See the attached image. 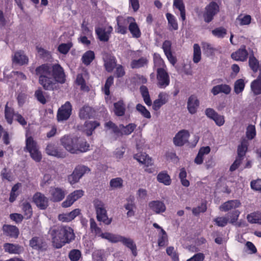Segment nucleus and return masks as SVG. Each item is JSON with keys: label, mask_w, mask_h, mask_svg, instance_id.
I'll use <instances>...</instances> for the list:
<instances>
[{"label": "nucleus", "mask_w": 261, "mask_h": 261, "mask_svg": "<svg viewBox=\"0 0 261 261\" xmlns=\"http://www.w3.org/2000/svg\"><path fill=\"white\" fill-rule=\"evenodd\" d=\"M212 34L217 38H222L226 35L227 31L225 28L219 27L213 30Z\"/></svg>", "instance_id": "69168bd1"}, {"label": "nucleus", "mask_w": 261, "mask_h": 261, "mask_svg": "<svg viewBox=\"0 0 261 261\" xmlns=\"http://www.w3.org/2000/svg\"><path fill=\"white\" fill-rule=\"evenodd\" d=\"M148 61L146 58L142 57L138 60H133L130 63L132 68H139L148 64Z\"/></svg>", "instance_id": "de8ad7c7"}, {"label": "nucleus", "mask_w": 261, "mask_h": 261, "mask_svg": "<svg viewBox=\"0 0 261 261\" xmlns=\"http://www.w3.org/2000/svg\"><path fill=\"white\" fill-rule=\"evenodd\" d=\"M247 220L250 223H257L261 225V213L256 212L248 214L247 216Z\"/></svg>", "instance_id": "c03bdc74"}, {"label": "nucleus", "mask_w": 261, "mask_h": 261, "mask_svg": "<svg viewBox=\"0 0 261 261\" xmlns=\"http://www.w3.org/2000/svg\"><path fill=\"white\" fill-rule=\"evenodd\" d=\"M42 240L38 237H34L30 241V245L34 249H39L42 247Z\"/></svg>", "instance_id": "0e129e2a"}, {"label": "nucleus", "mask_w": 261, "mask_h": 261, "mask_svg": "<svg viewBox=\"0 0 261 261\" xmlns=\"http://www.w3.org/2000/svg\"><path fill=\"white\" fill-rule=\"evenodd\" d=\"M153 61L154 66L158 68H166V65L163 60L161 58L159 54H154L153 56Z\"/></svg>", "instance_id": "bf43d9fd"}, {"label": "nucleus", "mask_w": 261, "mask_h": 261, "mask_svg": "<svg viewBox=\"0 0 261 261\" xmlns=\"http://www.w3.org/2000/svg\"><path fill=\"white\" fill-rule=\"evenodd\" d=\"M205 115L213 120L217 125L222 126L225 123L224 117L217 113L214 109L208 108L205 110Z\"/></svg>", "instance_id": "f3484780"}, {"label": "nucleus", "mask_w": 261, "mask_h": 261, "mask_svg": "<svg viewBox=\"0 0 261 261\" xmlns=\"http://www.w3.org/2000/svg\"><path fill=\"white\" fill-rule=\"evenodd\" d=\"M241 205V203L239 200H228L223 203L220 206V210L223 212H228L232 211H237L236 209L239 207Z\"/></svg>", "instance_id": "412c9836"}, {"label": "nucleus", "mask_w": 261, "mask_h": 261, "mask_svg": "<svg viewBox=\"0 0 261 261\" xmlns=\"http://www.w3.org/2000/svg\"><path fill=\"white\" fill-rule=\"evenodd\" d=\"M156 179L158 182L162 183L165 186H169L171 185L172 180L170 175L166 171H163L158 174Z\"/></svg>", "instance_id": "f704fd0d"}, {"label": "nucleus", "mask_w": 261, "mask_h": 261, "mask_svg": "<svg viewBox=\"0 0 261 261\" xmlns=\"http://www.w3.org/2000/svg\"><path fill=\"white\" fill-rule=\"evenodd\" d=\"M248 53L246 49V47L243 45L236 51L232 53L231 57L236 61H244L247 59Z\"/></svg>", "instance_id": "a878e982"}, {"label": "nucleus", "mask_w": 261, "mask_h": 261, "mask_svg": "<svg viewBox=\"0 0 261 261\" xmlns=\"http://www.w3.org/2000/svg\"><path fill=\"white\" fill-rule=\"evenodd\" d=\"M72 106L69 101H66L65 104L59 109L57 113V119L59 121L67 120L71 115Z\"/></svg>", "instance_id": "9b49d317"}, {"label": "nucleus", "mask_w": 261, "mask_h": 261, "mask_svg": "<svg viewBox=\"0 0 261 261\" xmlns=\"http://www.w3.org/2000/svg\"><path fill=\"white\" fill-rule=\"evenodd\" d=\"M26 149L30 153L31 157L36 162H39L42 159V154L39 150L37 143L32 137H28L26 139Z\"/></svg>", "instance_id": "39448f33"}, {"label": "nucleus", "mask_w": 261, "mask_h": 261, "mask_svg": "<svg viewBox=\"0 0 261 261\" xmlns=\"http://www.w3.org/2000/svg\"><path fill=\"white\" fill-rule=\"evenodd\" d=\"M166 15L168 22L169 29L170 30H177L178 27L175 17L169 13H167Z\"/></svg>", "instance_id": "49530a36"}, {"label": "nucleus", "mask_w": 261, "mask_h": 261, "mask_svg": "<svg viewBox=\"0 0 261 261\" xmlns=\"http://www.w3.org/2000/svg\"><path fill=\"white\" fill-rule=\"evenodd\" d=\"M5 118L7 120V121L8 123L11 124L13 121V118L15 116L14 112L13 109L8 107V103L6 105L5 110Z\"/></svg>", "instance_id": "5fc2aeb1"}, {"label": "nucleus", "mask_w": 261, "mask_h": 261, "mask_svg": "<svg viewBox=\"0 0 261 261\" xmlns=\"http://www.w3.org/2000/svg\"><path fill=\"white\" fill-rule=\"evenodd\" d=\"M84 191L82 190H76L70 193L62 203V206L64 208L71 206L76 201L83 196Z\"/></svg>", "instance_id": "1a4fd4ad"}, {"label": "nucleus", "mask_w": 261, "mask_h": 261, "mask_svg": "<svg viewBox=\"0 0 261 261\" xmlns=\"http://www.w3.org/2000/svg\"><path fill=\"white\" fill-rule=\"evenodd\" d=\"M211 151V148L209 146L202 147L200 148L198 153L195 159V163L198 165H200L203 163V156L208 154Z\"/></svg>", "instance_id": "473e14b6"}, {"label": "nucleus", "mask_w": 261, "mask_h": 261, "mask_svg": "<svg viewBox=\"0 0 261 261\" xmlns=\"http://www.w3.org/2000/svg\"><path fill=\"white\" fill-rule=\"evenodd\" d=\"M129 20H130V22L128 25V30L133 37L135 38L140 37L141 32L138 25L136 22L135 19L132 17H130Z\"/></svg>", "instance_id": "c85d7f7f"}, {"label": "nucleus", "mask_w": 261, "mask_h": 261, "mask_svg": "<svg viewBox=\"0 0 261 261\" xmlns=\"http://www.w3.org/2000/svg\"><path fill=\"white\" fill-rule=\"evenodd\" d=\"M60 141L66 150L71 153L84 152L89 150V144L82 138L64 136L61 139Z\"/></svg>", "instance_id": "7ed1b4c3"}, {"label": "nucleus", "mask_w": 261, "mask_h": 261, "mask_svg": "<svg viewBox=\"0 0 261 261\" xmlns=\"http://www.w3.org/2000/svg\"><path fill=\"white\" fill-rule=\"evenodd\" d=\"M87 75V72L85 71L83 73L78 74L76 79V83L78 85L81 86V89L82 90L88 91L89 90V87L86 84L84 76Z\"/></svg>", "instance_id": "37998d69"}, {"label": "nucleus", "mask_w": 261, "mask_h": 261, "mask_svg": "<svg viewBox=\"0 0 261 261\" xmlns=\"http://www.w3.org/2000/svg\"><path fill=\"white\" fill-rule=\"evenodd\" d=\"M3 231L4 235L14 239L17 238L19 233L18 228L15 226L11 225H4L3 227Z\"/></svg>", "instance_id": "b1692460"}, {"label": "nucleus", "mask_w": 261, "mask_h": 261, "mask_svg": "<svg viewBox=\"0 0 261 261\" xmlns=\"http://www.w3.org/2000/svg\"><path fill=\"white\" fill-rule=\"evenodd\" d=\"M22 210L27 218H29L32 215L33 211L30 203L28 201H24L21 205Z\"/></svg>", "instance_id": "4d7b16f0"}, {"label": "nucleus", "mask_w": 261, "mask_h": 261, "mask_svg": "<svg viewBox=\"0 0 261 261\" xmlns=\"http://www.w3.org/2000/svg\"><path fill=\"white\" fill-rule=\"evenodd\" d=\"M240 214L239 211H234L231 214L228 215L227 217H217L214 219L216 224L220 227H224L227 225L230 219V222L233 223L236 222Z\"/></svg>", "instance_id": "0eeeda50"}, {"label": "nucleus", "mask_w": 261, "mask_h": 261, "mask_svg": "<svg viewBox=\"0 0 261 261\" xmlns=\"http://www.w3.org/2000/svg\"><path fill=\"white\" fill-rule=\"evenodd\" d=\"M93 257L97 261H104L106 259V252L104 250H99L93 253Z\"/></svg>", "instance_id": "774afa93"}, {"label": "nucleus", "mask_w": 261, "mask_h": 261, "mask_svg": "<svg viewBox=\"0 0 261 261\" xmlns=\"http://www.w3.org/2000/svg\"><path fill=\"white\" fill-rule=\"evenodd\" d=\"M251 89L255 95L261 94V70L257 79L251 82Z\"/></svg>", "instance_id": "72a5a7b5"}, {"label": "nucleus", "mask_w": 261, "mask_h": 261, "mask_svg": "<svg viewBox=\"0 0 261 261\" xmlns=\"http://www.w3.org/2000/svg\"><path fill=\"white\" fill-rule=\"evenodd\" d=\"M251 19L250 15L241 14L237 18L236 22L240 25H249L251 23Z\"/></svg>", "instance_id": "a19ab883"}, {"label": "nucleus", "mask_w": 261, "mask_h": 261, "mask_svg": "<svg viewBox=\"0 0 261 261\" xmlns=\"http://www.w3.org/2000/svg\"><path fill=\"white\" fill-rule=\"evenodd\" d=\"M95 58L94 51L88 50L83 55L82 60L83 63L86 65H89Z\"/></svg>", "instance_id": "09e8293b"}, {"label": "nucleus", "mask_w": 261, "mask_h": 261, "mask_svg": "<svg viewBox=\"0 0 261 261\" xmlns=\"http://www.w3.org/2000/svg\"><path fill=\"white\" fill-rule=\"evenodd\" d=\"M104 66L106 70L111 72L116 66V60L114 56L107 55L104 58Z\"/></svg>", "instance_id": "c756f323"}, {"label": "nucleus", "mask_w": 261, "mask_h": 261, "mask_svg": "<svg viewBox=\"0 0 261 261\" xmlns=\"http://www.w3.org/2000/svg\"><path fill=\"white\" fill-rule=\"evenodd\" d=\"M114 112L116 115L118 116H123L125 112V105L123 100H119L118 102L114 104Z\"/></svg>", "instance_id": "4c0bfd02"}, {"label": "nucleus", "mask_w": 261, "mask_h": 261, "mask_svg": "<svg viewBox=\"0 0 261 261\" xmlns=\"http://www.w3.org/2000/svg\"><path fill=\"white\" fill-rule=\"evenodd\" d=\"M113 30L112 27L109 25L98 26L95 27V33L101 41L106 42L109 40Z\"/></svg>", "instance_id": "6e6552de"}, {"label": "nucleus", "mask_w": 261, "mask_h": 261, "mask_svg": "<svg viewBox=\"0 0 261 261\" xmlns=\"http://www.w3.org/2000/svg\"><path fill=\"white\" fill-rule=\"evenodd\" d=\"M219 7L215 2H211L205 8L203 13L204 20L206 22H211L214 16L219 12Z\"/></svg>", "instance_id": "9d476101"}, {"label": "nucleus", "mask_w": 261, "mask_h": 261, "mask_svg": "<svg viewBox=\"0 0 261 261\" xmlns=\"http://www.w3.org/2000/svg\"><path fill=\"white\" fill-rule=\"evenodd\" d=\"M149 209L156 214L163 213L166 211V206L164 202L160 200H153L149 202Z\"/></svg>", "instance_id": "6ab92c4d"}, {"label": "nucleus", "mask_w": 261, "mask_h": 261, "mask_svg": "<svg viewBox=\"0 0 261 261\" xmlns=\"http://www.w3.org/2000/svg\"><path fill=\"white\" fill-rule=\"evenodd\" d=\"M189 137V134L187 130H180L174 137L173 139L174 144L178 146H182L188 141Z\"/></svg>", "instance_id": "aec40b11"}, {"label": "nucleus", "mask_w": 261, "mask_h": 261, "mask_svg": "<svg viewBox=\"0 0 261 261\" xmlns=\"http://www.w3.org/2000/svg\"><path fill=\"white\" fill-rule=\"evenodd\" d=\"M28 57L21 50L15 52L12 56V62L14 64L23 65L28 64Z\"/></svg>", "instance_id": "393cba45"}, {"label": "nucleus", "mask_w": 261, "mask_h": 261, "mask_svg": "<svg viewBox=\"0 0 261 261\" xmlns=\"http://www.w3.org/2000/svg\"><path fill=\"white\" fill-rule=\"evenodd\" d=\"M157 80L158 86L161 88H165L169 85V76L165 69H157Z\"/></svg>", "instance_id": "ddd939ff"}, {"label": "nucleus", "mask_w": 261, "mask_h": 261, "mask_svg": "<svg viewBox=\"0 0 261 261\" xmlns=\"http://www.w3.org/2000/svg\"><path fill=\"white\" fill-rule=\"evenodd\" d=\"M130 17H123L119 16L116 18L117 26L115 27L116 33L121 34H125L127 32V25L130 24Z\"/></svg>", "instance_id": "f8f14e48"}, {"label": "nucleus", "mask_w": 261, "mask_h": 261, "mask_svg": "<svg viewBox=\"0 0 261 261\" xmlns=\"http://www.w3.org/2000/svg\"><path fill=\"white\" fill-rule=\"evenodd\" d=\"M248 141L246 139H243L238 148V158L243 160L248 146Z\"/></svg>", "instance_id": "a18cd8bd"}, {"label": "nucleus", "mask_w": 261, "mask_h": 261, "mask_svg": "<svg viewBox=\"0 0 261 261\" xmlns=\"http://www.w3.org/2000/svg\"><path fill=\"white\" fill-rule=\"evenodd\" d=\"M231 91V87L225 84H222L214 86L211 89V93L213 95L216 96L220 93L228 95Z\"/></svg>", "instance_id": "4be33fe9"}, {"label": "nucleus", "mask_w": 261, "mask_h": 261, "mask_svg": "<svg viewBox=\"0 0 261 261\" xmlns=\"http://www.w3.org/2000/svg\"><path fill=\"white\" fill-rule=\"evenodd\" d=\"M140 90L145 103L148 106H151L152 102L147 88L145 86H142L140 87Z\"/></svg>", "instance_id": "8fccbe9b"}, {"label": "nucleus", "mask_w": 261, "mask_h": 261, "mask_svg": "<svg viewBox=\"0 0 261 261\" xmlns=\"http://www.w3.org/2000/svg\"><path fill=\"white\" fill-rule=\"evenodd\" d=\"M45 152L48 155L57 158H64L66 156V152L53 143H49L47 145Z\"/></svg>", "instance_id": "4468645a"}, {"label": "nucleus", "mask_w": 261, "mask_h": 261, "mask_svg": "<svg viewBox=\"0 0 261 261\" xmlns=\"http://www.w3.org/2000/svg\"><path fill=\"white\" fill-rule=\"evenodd\" d=\"M193 62L198 63L201 58V52L200 46L198 44H194L193 45Z\"/></svg>", "instance_id": "864d4df0"}, {"label": "nucleus", "mask_w": 261, "mask_h": 261, "mask_svg": "<svg viewBox=\"0 0 261 261\" xmlns=\"http://www.w3.org/2000/svg\"><path fill=\"white\" fill-rule=\"evenodd\" d=\"M134 158L140 163L148 167L153 165V162L151 158H150L146 153L140 152L134 155Z\"/></svg>", "instance_id": "bb28decb"}, {"label": "nucleus", "mask_w": 261, "mask_h": 261, "mask_svg": "<svg viewBox=\"0 0 261 261\" xmlns=\"http://www.w3.org/2000/svg\"><path fill=\"white\" fill-rule=\"evenodd\" d=\"M91 231L92 233H95L96 236L106 239L110 242L114 235L113 233L110 232H102L101 228L97 226Z\"/></svg>", "instance_id": "e433bc0d"}, {"label": "nucleus", "mask_w": 261, "mask_h": 261, "mask_svg": "<svg viewBox=\"0 0 261 261\" xmlns=\"http://www.w3.org/2000/svg\"><path fill=\"white\" fill-rule=\"evenodd\" d=\"M38 56L45 60H49L51 57L50 53L39 45L36 46Z\"/></svg>", "instance_id": "6e6d98bb"}, {"label": "nucleus", "mask_w": 261, "mask_h": 261, "mask_svg": "<svg viewBox=\"0 0 261 261\" xmlns=\"http://www.w3.org/2000/svg\"><path fill=\"white\" fill-rule=\"evenodd\" d=\"M93 114L92 109L88 106H84L82 107L79 112V116L81 119L90 118Z\"/></svg>", "instance_id": "79ce46f5"}, {"label": "nucleus", "mask_w": 261, "mask_h": 261, "mask_svg": "<svg viewBox=\"0 0 261 261\" xmlns=\"http://www.w3.org/2000/svg\"><path fill=\"white\" fill-rule=\"evenodd\" d=\"M168 101V95L166 93H161L158 95V98L153 101L152 108L155 111H158L160 108Z\"/></svg>", "instance_id": "cd10ccee"}, {"label": "nucleus", "mask_w": 261, "mask_h": 261, "mask_svg": "<svg viewBox=\"0 0 261 261\" xmlns=\"http://www.w3.org/2000/svg\"><path fill=\"white\" fill-rule=\"evenodd\" d=\"M123 180L121 177L112 178L110 181V187L112 190L120 189L123 186Z\"/></svg>", "instance_id": "603ef678"}, {"label": "nucleus", "mask_w": 261, "mask_h": 261, "mask_svg": "<svg viewBox=\"0 0 261 261\" xmlns=\"http://www.w3.org/2000/svg\"><path fill=\"white\" fill-rule=\"evenodd\" d=\"M74 170L81 178L85 174L88 173L90 171V169L88 167L84 165L77 166Z\"/></svg>", "instance_id": "338daca9"}, {"label": "nucleus", "mask_w": 261, "mask_h": 261, "mask_svg": "<svg viewBox=\"0 0 261 261\" xmlns=\"http://www.w3.org/2000/svg\"><path fill=\"white\" fill-rule=\"evenodd\" d=\"M91 231L92 233H95L96 236L106 239L110 242L114 235L113 233L110 232H102L101 228L97 226Z\"/></svg>", "instance_id": "c9c22d12"}, {"label": "nucleus", "mask_w": 261, "mask_h": 261, "mask_svg": "<svg viewBox=\"0 0 261 261\" xmlns=\"http://www.w3.org/2000/svg\"><path fill=\"white\" fill-rule=\"evenodd\" d=\"M72 46V43L70 42L66 43H61L58 47V50L62 54H67Z\"/></svg>", "instance_id": "680f3d73"}, {"label": "nucleus", "mask_w": 261, "mask_h": 261, "mask_svg": "<svg viewBox=\"0 0 261 261\" xmlns=\"http://www.w3.org/2000/svg\"><path fill=\"white\" fill-rule=\"evenodd\" d=\"M202 48L204 54L207 56H210L213 55L215 49L213 48L212 45L207 42L202 43Z\"/></svg>", "instance_id": "e2e57ef3"}, {"label": "nucleus", "mask_w": 261, "mask_h": 261, "mask_svg": "<svg viewBox=\"0 0 261 261\" xmlns=\"http://www.w3.org/2000/svg\"><path fill=\"white\" fill-rule=\"evenodd\" d=\"M136 127L137 125L135 123H129L126 126L121 124L119 126L120 129L119 135H128L134 130Z\"/></svg>", "instance_id": "58836bf2"}, {"label": "nucleus", "mask_w": 261, "mask_h": 261, "mask_svg": "<svg viewBox=\"0 0 261 261\" xmlns=\"http://www.w3.org/2000/svg\"><path fill=\"white\" fill-rule=\"evenodd\" d=\"M99 125V123L97 121H86L83 127L82 130L85 132L87 136L92 135L93 131Z\"/></svg>", "instance_id": "7c9ffc66"}, {"label": "nucleus", "mask_w": 261, "mask_h": 261, "mask_svg": "<svg viewBox=\"0 0 261 261\" xmlns=\"http://www.w3.org/2000/svg\"><path fill=\"white\" fill-rule=\"evenodd\" d=\"M173 7L177 9L180 13V17L182 21L186 19V10L182 0H174Z\"/></svg>", "instance_id": "ea45409f"}, {"label": "nucleus", "mask_w": 261, "mask_h": 261, "mask_svg": "<svg viewBox=\"0 0 261 261\" xmlns=\"http://www.w3.org/2000/svg\"><path fill=\"white\" fill-rule=\"evenodd\" d=\"M81 211L80 208H75L70 213L59 214L58 216V219L62 222H69L73 220L76 216L80 215Z\"/></svg>", "instance_id": "a211bd4d"}, {"label": "nucleus", "mask_w": 261, "mask_h": 261, "mask_svg": "<svg viewBox=\"0 0 261 261\" xmlns=\"http://www.w3.org/2000/svg\"><path fill=\"white\" fill-rule=\"evenodd\" d=\"M199 106V101L197 98L194 96H191L188 101V109L191 114H194L196 112L197 109Z\"/></svg>", "instance_id": "2f4dec72"}, {"label": "nucleus", "mask_w": 261, "mask_h": 261, "mask_svg": "<svg viewBox=\"0 0 261 261\" xmlns=\"http://www.w3.org/2000/svg\"><path fill=\"white\" fill-rule=\"evenodd\" d=\"M50 200L53 202H60L65 197L66 192L64 189L59 187H51L49 191Z\"/></svg>", "instance_id": "dca6fc26"}, {"label": "nucleus", "mask_w": 261, "mask_h": 261, "mask_svg": "<svg viewBox=\"0 0 261 261\" xmlns=\"http://www.w3.org/2000/svg\"><path fill=\"white\" fill-rule=\"evenodd\" d=\"M82 34L84 35H86L88 37H90L92 36L93 28L88 27V23L85 21H84L81 26Z\"/></svg>", "instance_id": "13d9d810"}, {"label": "nucleus", "mask_w": 261, "mask_h": 261, "mask_svg": "<svg viewBox=\"0 0 261 261\" xmlns=\"http://www.w3.org/2000/svg\"><path fill=\"white\" fill-rule=\"evenodd\" d=\"M111 243H122L124 245L130 249L133 254L136 256L137 255V247L134 241L129 238H126L119 234H114L111 241Z\"/></svg>", "instance_id": "423d86ee"}, {"label": "nucleus", "mask_w": 261, "mask_h": 261, "mask_svg": "<svg viewBox=\"0 0 261 261\" xmlns=\"http://www.w3.org/2000/svg\"><path fill=\"white\" fill-rule=\"evenodd\" d=\"M33 201L40 210H45L48 206V198L40 192H37L34 195Z\"/></svg>", "instance_id": "2eb2a0df"}, {"label": "nucleus", "mask_w": 261, "mask_h": 261, "mask_svg": "<svg viewBox=\"0 0 261 261\" xmlns=\"http://www.w3.org/2000/svg\"><path fill=\"white\" fill-rule=\"evenodd\" d=\"M49 233L52 238L53 244L57 248H60L66 243L71 242L75 237L73 230L68 226L52 228Z\"/></svg>", "instance_id": "f03ea898"}, {"label": "nucleus", "mask_w": 261, "mask_h": 261, "mask_svg": "<svg viewBox=\"0 0 261 261\" xmlns=\"http://www.w3.org/2000/svg\"><path fill=\"white\" fill-rule=\"evenodd\" d=\"M4 251L6 253L13 254H19L23 251V248L16 244L6 243L3 245Z\"/></svg>", "instance_id": "5701e85b"}, {"label": "nucleus", "mask_w": 261, "mask_h": 261, "mask_svg": "<svg viewBox=\"0 0 261 261\" xmlns=\"http://www.w3.org/2000/svg\"><path fill=\"white\" fill-rule=\"evenodd\" d=\"M245 86V83L244 79L237 80L234 83V92L237 94L242 93L244 89Z\"/></svg>", "instance_id": "3c124183"}, {"label": "nucleus", "mask_w": 261, "mask_h": 261, "mask_svg": "<svg viewBox=\"0 0 261 261\" xmlns=\"http://www.w3.org/2000/svg\"><path fill=\"white\" fill-rule=\"evenodd\" d=\"M94 206L96 211L97 220L106 225L110 224L112 219L108 217L105 204L101 201L95 200L94 201Z\"/></svg>", "instance_id": "20e7f679"}, {"label": "nucleus", "mask_w": 261, "mask_h": 261, "mask_svg": "<svg viewBox=\"0 0 261 261\" xmlns=\"http://www.w3.org/2000/svg\"><path fill=\"white\" fill-rule=\"evenodd\" d=\"M35 72L38 76L39 83L46 90H53L57 83H64L65 81L63 69L58 64H43L36 68Z\"/></svg>", "instance_id": "f257e3e1"}, {"label": "nucleus", "mask_w": 261, "mask_h": 261, "mask_svg": "<svg viewBox=\"0 0 261 261\" xmlns=\"http://www.w3.org/2000/svg\"><path fill=\"white\" fill-rule=\"evenodd\" d=\"M159 237L158 239V245L159 246H164L168 242L167 234L166 231L163 229H161V233H159Z\"/></svg>", "instance_id": "052dcab7"}]
</instances>
